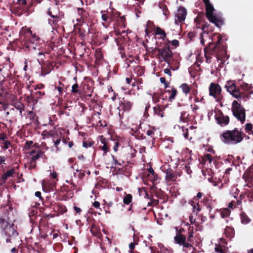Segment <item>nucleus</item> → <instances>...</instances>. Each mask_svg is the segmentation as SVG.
<instances>
[{"mask_svg": "<svg viewBox=\"0 0 253 253\" xmlns=\"http://www.w3.org/2000/svg\"><path fill=\"white\" fill-rule=\"evenodd\" d=\"M210 95L213 96L216 100L220 97L221 88L217 84L211 83L209 87Z\"/></svg>", "mask_w": 253, "mask_h": 253, "instance_id": "7", "label": "nucleus"}, {"mask_svg": "<svg viewBox=\"0 0 253 253\" xmlns=\"http://www.w3.org/2000/svg\"><path fill=\"white\" fill-rule=\"evenodd\" d=\"M158 55L160 59L170 65V61L172 60V52L169 46H165L162 49H159Z\"/></svg>", "mask_w": 253, "mask_h": 253, "instance_id": "4", "label": "nucleus"}, {"mask_svg": "<svg viewBox=\"0 0 253 253\" xmlns=\"http://www.w3.org/2000/svg\"><path fill=\"white\" fill-rule=\"evenodd\" d=\"M157 34L158 35H161L163 36L162 38L164 40L166 38V34L165 32L160 28H158L156 30Z\"/></svg>", "mask_w": 253, "mask_h": 253, "instance_id": "28", "label": "nucleus"}, {"mask_svg": "<svg viewBox=\"0 0 253 253\" xmlns=\"http://www.w3.org/2000/svg\"><path fill=\"white\" fill-rule=\"evenodd\" d=\"M12 175V172L10 171H8L5 173L6 177H9Z\"/></svg>", "mask_w": 253, "mask_h": 253, "instance_id": "58", "label": "nucleus"}, {"mask_svg": "<svg viewBox=\"0 0 253 253\" xmlns=\"http://www.w3.org/2000/svg\"><path fill=\"white\" fill-rule=\"evenodd\" d=\"M159 6L160 8L162 9L163 11V14L165 16H167L169 14V11L166 5L162 3H160Z\"/></svg>", "mask_w": 253, "mask_h": 253, "instance_id": "20", "label": "nucleus"}, {"mask_svg": "<svg viewBox=\"0 0 253 253\" xmlns=\"http://www.w3.org/2000/svg\"><path fill=\"white\" fill-rule=\"evenodd\" d=\"M174 175L173 173H171L169 171H167L166 175V179L167 181H169L174 180Z\"/></svg>", "mask_w": 253, "mask_h": 253, "instance_id": "22", "label": "nucleus"}, {"mask_svg": "<svg viewBox=\"0 0 253 253\" xmlns=\"http://www.w3.org/2000/svg\"><path fill=\"white\" fill-rule=\"evenodd\" d=\"M148 171H149V173H151V174H153V175H154V173H155V172H154V171L153 169L152 168H150L149 169Z\"/></svg>", "mask_w": 253, "mask_h": 253, "instance_id": "60", "label": "nucleus"}, {"mask_svg": "<svg viewBox=\"0 0 253 253\" xmlns=\"http://www.w3.org/2000/svg\"><path fill=\"white\" fill-rule=\"evenodd\" d=\"M253 128V125L250 123H248L246 125L245 130L246 132H249Z\"/></svg>", "mask_w": 253, "mask_h": 253, "instance_id": "36", "label": "nucleus"}, {"mask_svg": "<svg viewBox=\"0 0 253 253\" xmlns=\"http://www.w3.org/2000/svg\"><path fill=\"white\" fill-rule=\"evenodd\" d=\"M78 13L79 15L81 16V17L77 18L76 20L78 22H81L84 19V17L85 16L84 14L85 13V11L83 8H78Z\"/></svg>", "mask_w": 253, "mask_h": 253, "instance_id": "19", "label": "nucleus"}, {"mask_svg": "<svg viewBox=\"0 0 253 253\" xmlns=\"http://www.w3.org/2000/svg\"><path fill=\"white\" fill-rule=\"evenodd\" d=\"M206 5V16L209 20L214 23L215 26L220 27L223 24V21L219 16L214 14V9L209 0H203Z\"/></svg>", "mask_w": 253, "mask_h": 253, "instance_id": "2", "label": "nucleus"}, {"mask_svg": "<svg viewBox=\"0 0 253 253\" xmlns=\"http://www.w3.org/2000/svg\"><path fill=\"white\" fill-rule=\"evenodd\" d=\"M11 230L12 231L13 234L17 233L15 231H14L13 230L12 227L10 225H8L6 226V228L5 229V234H7L8 236H10V233L8 232V231H11Z\"/></svg>", "mask_w": 253, "mask_h": 253, "instance_id": "30", "label": "nucleus"}, {"mask_svg": "<svg viewBox=\"0 0 253 253\" xmlns=\"http://www.w3.org/2000/svg\"><path fill=\"white\" fill-rule=\"evenodd\" d=\"M231 110L233 116L242 124H244L246 120V111L244 107L237 101H234Z\"/></svg>", "mask_w": 253, "mask_h": 253, "instance_id": "3", "label": "nucleus"}, {"mask_svg": "<svg viewBox=\"0 0 253 253\" xmlns=\"http://www.w3.org/2000/svg\"><path fill=\"white\" fill-rule=\"evenodd\" d=\"M154 130L153 129H149L146 132V134L148 136H153V135L154 134Z\"/></svg>", "mask_w": 253, "mask_h": 253, "instance_id": "47", "label": "nucleus"}, {"mask_svg": "<svg viewBox=\"0 0 253 253\" xmlns=\"http://www.w3.org/2000/svg\"><path fill=\"white\" fill-rule=\"evenodd\" d=\"M241 222L243 224H247L250 222V218L246 215V213L242 212L240 215Z\"/></svg>", "mask_w": 253, "mask_h": 253, "instance_id": "16", "label": "nucleus"}, {"mask_svg": "<svg viewBox=\"0 0 253 253\" xmlns=\"http://www.w3.org/2000/svg\"><path fill=\"white\" fill-rule=\"evenodd\" d=\"M164 72L165 74L168 75L169 77L171 76V73L169 69H165Z\"/></svg>", "mask_w": 253, "mask_h": 253, "instance_id": "43", "label": "nucleus"}, {"mask_svg": "<svg viewBox=\"0 0 253 253\" xmlns=\"http://www.w3.org/2000/svg\"><path fill=\"white\" fill-rule=\"evenodd\" d=\"M48 14L52 18H53V20L51 19H49L48 20L49 23L51 26L55 25L59 20L60 14L59 11L56 9L54 10L52 8H49L48 9Z\"/></svg>", "mask_w": 253, "mask_h": 253, "instance_id": "10", "label": "nucleus"}, {"mask_svg": "<svg viewBox=\"0 0 253 253\" xmlns=\"http://www.w3.org/2000/svg\"><path fill=\"white\" fill-rule=\"evenodd\" d=\"M225 87L231 94L237 89L235 84H231L230 82L227 83Z\"/></svg>", "mask_w": 253, "mask_h": 253, "instance_id": "14", "label": "nucleus"}, {"mask_svg": "<svg viewBox=\"0 0 253 253\" xmlns=\"http://www.w3.org/2000/svg\"><path fill=\"white\" fill-rule=\"evenodd\" d=\"M174 242L175 243L182 246L185 248H188L191 246V245L185 242V238L181 234L177 233L174 238Z\"/></svg>", "mask_w": 253, "mask_h": 253, "instance_id": "11", "label": "nucleus"}, {"mask_svg": "<svg viewBox=\"0 0 253 253\" xmlns=\"http://www.w3.org/2000/svg\"><path fill=\"white\" fill-rule=\"evenodd\" d=\"M202 99H203V98L201 99H200L198 97L196 96L194 99V101L195 102L197 103L200 102L202 100Z\"/></svg>", "mask_w": 253, "mask_h": 253, "instance_id": "56", "label": "nucleus"}, {"mask_svg": "<svg viewBox=\"0 0 253 253\" xmlns=\"http://www.w3.org/2000/svg\"><path fill=\"white\" fill-rule=\"evenodd\" d=\"M50 175L53 179H56L58 175L57 172L54 171L50 172Z\"/></svg>", "mask_w": 253, "mask_h": 253, "instance_id": "44", "label": "nucleus"}, {"mask_svg": "<svg viewBox=\"0 0 253 253\" xmlns=\"http://www.w3.org/2000/svg\"><path fill=\"white\" fill-rule=\"evenodd\" d=\"M214 250L218 253H223L222 247L220 245H216Z\"/></svg>", "mask_w": 253, "mask_h": 253, "instance_id": "32", "label": "nucleus"}, {"mask_svg": "<svg viewBox=\"0 0 253 253\" xmlns=\"http://www.w3.org/2000/svg\"><path fill=\"white\" fill-rule=\"evenodd\" d=\"M198 204H194V205H193V211L196 212L197 213L199 211V209L198 208H197V207H198Z\"/></svg>", "mask_w": 253, "mask_h": 253, "instance_id": "45", "label": "nucleus"}, {"mask_svg": "<svg viewBox=\"0 0 253 253\" xmlns=\"http://www.w3.org/2000/svg\"><path fill=\"white\" fill-rule=\"evenodd\" d=\"M115 145L114 146V148H113V149L115 151H117V150H118V142H115Z\"/></svg>", "mask_w": 253, "mask_h": 253, "instance_id": "59", "label": "nucleus"}, {"mask_svg": "<svg viewBox=\"0 0 253 253\" xmlns=\"http://www.w3.org/2000/svg\"><path fill=\"white\" fill-rule=\"evenodd\" d=\"M154 110L155 113L156 114L160 116L161 117H163V113L162 111L160 109L156 108V107H154Z\"/></svg>", "mask_w": 253, "mask_h": 253, "instance_id": "33", "label": "nucleus"}, {"mask_svg": "<svg viewBox=\"0 0 253 253\" xmlns=\"http://www.w3.org/2000/svg\"><path fill=\"white\" fill-rule=\"evenodd\" d=\"M132 107V103L129 101L123 100L121 102L120 106L118 107V109L119 110V115L121 117V111L123 110L124 111H129Z\"/></svg>", "mask_w": 253, "mask_h": 253, "instance_id": "12", "label": "nucleus"}, {"mask_svg": "<svg viewBox=\"0 0 253 253\" xmlns=\"http://www.w3.org/2000/svg\"><path fill=\"white\" fill-rule=\"evenodd\" d=\"M185 113H181V116H180V120L179 121L180 122H186L187 121V119L185 117Z\"/></svg>", "mask_w": 253, "mask_h": 253, "instance_id": "38", "label": "nucleus"}, {"mask_svg": "<svg viewBox=\"0 0 253 253\" xmlns=\"http://www.w3.org/2000/svg\"><path fill=\"white\" fill-rule=\"evenodd\" d=\"M187 15L186 9L183 7H179L175 14L174 22L177 26V28L180 30V24H181L185 19Z\"/></svg>", "mask_w": 253, "mask_h": 253, "instance_id": "5", "label": "nucleus"}, {"mask_svg": "<svg viewBox=\"0 0 253 253\" xmlns=\"http://www.w3.org/2000/svg\"><path fill=\"white\" fill-rule=\"evenodd\" d=\"M160 82L161 83L165 84L166 83V80L165 78L162 77L160 78Z\"/></svg>", "mask_w": 253, "mask_h": 253, "instance_id": "64", "label": "nucleus"}, {"mask_svg": "<svg viewBox=\"0 0 253 253\" xmlns=\"http://www.w3.org/2000/svg\"><path fill=\"white\" fill-rule=\"evenodd\" d=\"M190 107L193 112H195L196 110L199 109V107H198V106L195 104H192L191 105Z\"/></svg>", "mask_w": 253, "mask_h": 253, "instance_id": "46", "label": "nucleus"}, {"mask_svg": "<svg viewBox=\"0 0 253 253\" xmlns=\"http://www.w3.org/2000/svg\"><path fill=\"white\" fill-rule=\"evenodd\" d=\"M248 197L250 201H253V189L252 190V191L248 193Z\"/></svg>", "mask_w": 253, "mask_h": 253, "instance_id": "39", "label": "nucleus"}, {"mask_svg": "<svg viewBox=\"0 0 253 253\" xmlns=\"http://www.w3.org/2000/svg\"><path fill=\"white\" fill-rule=\"evenodd\" d=\"M101 142L103 144V145L101 147V149L104 151V155L108 151V147L105 143L104 139L101 140Z\"/></svg>", "mask_w": 253, "mask_h": 253, "instance_id": "29", "label": "nucleus"}, {"mask_svg": "<svg viewBox=\"0 0 253 253\" xmlns=\"http://www.w3.org/2000/svg\"><path fill=\"white\" fill-rule=\"evenodd\" d=\"M79 85L77 84H75L72 86V92L73 93H78L79 92V90L78 89Z\"/></svg>", "mask_w": 253, "mask_h": 253, "instance_id": "31", "label": "nucleus"}, {"mask_svg": "<svg viewBox=\"0 0 253 253\" xmlns=\"http://www.w3.org/2000/svg\"><path fill=\"white\" fill-rule=\"evenodd\" d=\"M230 211L229 209L226 208L220 211V215L222 218H225L230 215Z\"/></svg>", "mask_w": 253, "mask_h": 253, "instance_id": "21", "label": "nucleus"}, {"mask_svg": "<svg viewBox=\"0 0 253 253\" xmlns=\"http://www.w3.org/2000/svg\"><path fill=\"white\" fill-rule=\"evenodd\" d=\"M221 141L226 144H237L243 140L242 132L238 129L226 130L220 135Z\"/></svg>", "mask_w": 253, "mask_h": 253, "instance_id": "1", "label": "nucleus"}, {"mask_svg": "<svg viewBox=\"0 0 253 253\" xmlns=\"http://www.w3.org/2000/svg\"><path fill=\"white\" fill-rule=\"evenodd\" d=\"M18 1L20 3H22V4H25L26 3V0H18Z\"/></svg>", "mask_w": 253, "mask_h": 253, "instance_id": "63", "label": "nucleus"}, {"mask_svg": "<svg viewBox=\"0 0 253 253\" xmlns=\"http://www.w3.org/2000/svg\"><path fill=\"white\" fill-rule=\"evenodd\" d=\"M31 156V158L33 161H36L38 160L41 156L42 152L41 151H32L30 153Z\"/></svg>", "mask_w": 253, "mask_h": 253, "instance_id": "15", "label": "nucleus"}, {"mask_svg": "<svg viewBox=\"0 0 253 253\" xmlns=\"http://www.w3.org/2000/svg\"><path fill=\"white\" fill-rule=\"evenodd\" d=\"M38 55L39 57H41V60H43L44 56L42 52H39L38 53Z\"/></svg>", "mask_w": 253, "mask_h": 253, "instance_id": "51", "label": "nucleus"}, {"mask_svg": "<svg viewBox=\"0 0 253 253\" xmlns=\"http://www.w3.org/2000/svg\"><path fill=\"white\" fill-rule=\"evenodd\" d=\"M35 196L37 197H39L40 198V199H42V197L41 196V193L39 191H37L35 193Z\"/></svg>", "mask_w": 253, "mask_h": 253, "instance_id": "52", "label": "nucleus"}, {"mask_svg": "<svg viewBox=\"0 0 253 253\" xmlns=\"http://www.w3.org/2000/svg\"><path fill=\"white\" fill-rule=\"evenodd\" d=\"M169 43H170L172 45L176 47L179 45V42L176 40H174L171 41H169Z\"/></svg>", "mask_w": 253, "mask_h": 253, "instance_id": "35", "label": "nucleus"}, {"mask_svg": "<svg viewBox=\"0 0 253 253\" xmlns=\"http://www.w3.org/2000/svg\"><path fill=\"white\" fill-rule=\"evenodd\" d=\"M7 138V137L5 135L3 134H0V140L2 141H6V139Z\"/></svg>", "mask_w": 253, "mask_h": 253, "instance_id": "48", "label": "nucleus"}, {"mask_svg": "<svg viewBox=\"0 0 253 253\" xmlns=\"http://www.w3.org/2000/svg\"><path fill=\"white\" fill-rule=\"evenodd\" d=\"M231 95L235 98L240 100L241 99L242 95L241 92L239 91V90L236 89L234 92H233Z\"/></svg>", "mask_w": 253, "mask_h": 253, "instance_id": "25", "label": "nucleus"}, {"mask_svg": "<svg viewBox=\"0 0 253 253\" xmlns=\"http://www.w3.org/2000/svg\"><path fill=\"white\" fill-rule=\"evenodd\" d=\"M101 19L102 20L101 24L105 28H107L110 25L112 22L111 20H108V17L105 14H102Z\"/></svg>", "mask_w": 253, "mask_h": 253, "instance_id": "13", "label": "nucleus"}, {"mask_svg": "<svg viewBox=\"0 0 253 253\" xmlns=\"http://www.w3.org/2000/svg\"><path fill=\"white\" fill-rule=\"evenodd\" d=\"M213 160L212 157L210 154H207L205 156V163H209L211 164Z\"/></svg>", "mask_w": 253, "mask_h": 253, "instance_id": "27", "label": "nucleus"}, {"mask_svg": "<svg viewBox=\"0 0 253 253\" xmlns=\"http://www.w3.org/2000/svg\"><path fill=\"white\" fill-rule=\"evenodd\" d=\"M185 170L187 171V173L190 174L191 172L190 169H189L187 166H185Z\"/></svg>", "mask_w": 253, "mask_h": 253, "instance_id": "62", "label": "nucleus"}, {"mask_svg": "<svg viewBox=\"0 0 253 253\" xmlns=\"http://www.w3.org/2000/svg\"><path fill=\"white\" fill-rule=\"evenodd\" d=\"M180 88H181L182 92L186 95L189 93L190 90L189 85L185 83L181 84L180 86Z\"/></svg>", "mask_w": 253, "mask_h": 253, "instance_id": "17", "label": "nucleus"}, {"mask_svg": "<svg viewBox=\"0 0 253 253\" xmlns=\"http://www.w3.org/2000/svg\"><path fill=\"white\" fill-rule=\"evenodd\" d=\"M141 194L144 196V197L146 199H150L148 194L146 192L145 190H141Z\"/></svg>", "mask_w": 253, "mask_h": 253, "instance_id": "37", "label": "nucleus"}, {"mask_svg": "<svg viewBox=\"0 0 253 253\" xmlns=\"http://www.w3.org/2000/svg\"><path fill=\"white\" fill-rule=\"evenodd\" d=\"M10 145V143L8 141H5L2 144V148L4 149H7L9 148Z\"/></svg>", "mask_w": 253, "mask_h": 253, "instance_id": "34", "label": "nucleus"}, {"mask_svg": "<svg viewBox=\"0 0 253 253\" xmlns=\"http://www.w3.org/2000/svg\"><path fill=\"white\" fill-rule=\"evenodd\" d=\"M215 119L217 124L222 126H226L229 122V117L227 116H224L220 112H219L218 114L215 116Z\"/></svg>", "mask_w": 253, "mask_h": 253, "instance_id": "9", "label": "nucleus"}, {"mask_svg": "<svg viewBox=\"0 0 253 253\" xmlns=\"http://www.w3.org/2000/svg\"><path fill=\"white\" fill-rule=\"evenodd\" d=\"M92 145H93V143H92V142H89L88 143L86 142H84L83 143V147L86 148L92 146Z\"/></svg>", "mask_w": 253, "mask_h": 253, "instance_id": "40", "label": "nucleus"}, {"mask_svg": "<svg viewBox=\"0 0 253 253\" xmlns=\"http://www.w3.org/2000/svg\"><path fill=\"white\" fill-rule=\"evenodd\" d=\"M193 233L192 232H189V234L188 235V239H187L188 241L191 242V238L193 237Z\"/></svg>", "mask_w": 253, "mask_h": 253, "instance_id": "53", "label": "nucleus"}, {"mask_svg": "<svg viewBox=\"0 0 253 253\" xmlns=\"http://www.w3.org/2000/svg\"><path fill=\"white\" fill-rule=\"evenodd\" d=\"M74 209L75 211L76 212V213H80L82 211L81 209L80 208H78L76 206L74 207Z\"/></svg>", "mask_w": 253, "mask_h": 253, "instance_id": "50", "label": "nucleus"}, {"mask_svg": "<svg viewBox=\"0 0 253 253\" xmlns=\"http://www.w3.org/2000/svg\"><path fill=\"white\" fill-rule=\"evenodd\" d=\"M60 143V139H57L54 142V145L56 147V151H58L59 150V148L57 147V146Z\"/></svg>", "mask_w": 253, "mask_h": 253, "instance_id": "42", "label": "nucleus"}, {"mask_svg": "<svg viewBox=\"0 0 253 253\" xmlns=\"http://www.w3.org/2000/svg\"><path fill=\"white\" fill-rule=\"evenodd\" d=\"M93 206L94 208H98L100 207V203L97 201H95L93 203Z\"/></svg>", "mask_w": 253, "mask_h": 253, "instance_id": "49", "label": "nucleus"}, {"mask_svg": "<svg viewBox=\"0 0 253 253\" xmlns=\"http://www.w3.org/2000/svg\"><path fill=\"white\" fill-rule=\"evenodd\" d=\"M240 86L241 89L244 91L250 90V88L252 87L251 85L246 83H243L240 85Z\"/></svg>", "mask_w": 253, "mask_h": 253, "instance_id": "23", "label": "nucleus"}, {"mask_svg": "<svg viewBox=\"0 0 253 253\" xmlns=\"http://www.w3.org/2000/svg\"><path fill=\"white\" fill-rule=\"evenodd\" d=\"M134 246H135V244L133 243H130L129 245V247L130 249H131V250H133L134 248Z\"/></svg>", "mask_w": 253, "mask_h": 253, "instance_id": "57", "label": "nucleus"}, {"mask_svg": "<svg viewBox=\"0 0 253 253\" xmlns=\"http://www.w3.org/2000/svg\"><path fill=\"white\" fill-rule=\"evenodd\" d=\"M29 32L31 34V38L26 47L30 51L36 50L41 45V40L35 34H33L31 30L29 31Z\"/></svg>", "mask_w": 253, "mask_h": 253, "instance_id": "6", "label": "nucleus"}, {"mask_svg": "<svg viewBox=\"0 0 253 253\" xmlns=\"http://www.w3.org/2000/svg\"><path fill=\"white\" fill-rule=\"evenodd\" d=\"M228 207L230 209H234L235 208V206L233 205V203L232 202H231L228 205Z\"/></svg>", "mask_w": 253, "mask_h": 253, "instance_id": "61", "label": "nucleus"}, {"mask_svg": "<svg viewBox=\"0 0 253 253\" xmlns=\"http://www.w3.org/2000/svg\"><path fill=\"white\" fill-rule=\"evenodd\" d=\"M5 158L3 156H0V164H2L5 162Z\"/></svg>", "mask_w": 253, "mask_h": 253, "instance_id": "54", "label": "nucleus"}, {"mask_svg": "<svg viewBox=\"0 0 253 253\" xmlns=\"http://www.w3.org/2000/svg\"><path fill=\"white\" fill-rule=\"evenodd\" d=\"M174 128L176 129L177 128L181 129L182 132V134L185 138L190 140L192 139V136H189V133H191L192 132H194V129L196 128V127L191 126H189V128H185L183 126L180 127V126L176 125L174 126Z\"/></svg>", "mask_w": 253, "mask_h": 253, "instance_id": "8", "label": "nucleus"}, {"mask_svg": "<svg viewBox=\"0 0 253 253\" xmlns=\"http://www.w3.org/2000/svg\"><path fill=\"white\" fill-rule=\"evenodd\" d=\"M174 61L172 59L171 61H170V65H168V67L170 68V69L173 71H175L179 68L178 63L175 64Z\"/></svg>", "mask_w": 253, "mask_h": 253, "instance_id": "18", "label": "nucleus"}, {"mask_svg": "<svg viewBox=\"0 0 253 253\" xmlns=\"http://www.w3.org/2000/svg\"><path fill=\"white\" fill-rule=\"evenodd\" d=\"M171 94L169 97V100H172L175 97L177 94V90L175 88H172L171 90Z\"/></svg>", "mask_w": 253, "mask_h": 253, "instance_id": "26", "label": "nucleus"}, {"mask_svg": "<svg viewBox=\"0 0 253 253\" xmlns=\"http://www.w3.org/2000/svg\"><path fill=\"white\" fill-rule=\"evenodd\" d=\"M33 143V142L32 141H27L25 143V148L27 149H29Z\"/></svg>", "mask_w": 253, "mask_h": 253, "instance_id": "41", "label": "nucleus"}, {"mask_svg": "<svg viewBox=\"0 0 253 253\" xmlns=\"http://www.w3.org/2000/svg\"><path fill=\"white\" fill-rule=\"evenodd\" d=\"M55 89H57V90L58 91L59 94H61L62 92V91H63L62 87H60V86L55 87Z\"/></svg>", "mask_w": 253, "mask_h": 253, "instance_id": "55", "label": "nucleus"}, {"mask_svg": "<svg viewBox=\"0 0 253 253\" xmlns=\"http://www.w3.org/2000/svg\"><path fill=\"white\" fill-rule=\"evenodd\" d=\"M132 200V196L130 194H127L124 198V203L125 204L128 205Z\"/></svg>", "mask_w": 253, "mask_h": 253, "instance_id": "24", "label": "nucleus"}]
</instances>
